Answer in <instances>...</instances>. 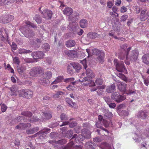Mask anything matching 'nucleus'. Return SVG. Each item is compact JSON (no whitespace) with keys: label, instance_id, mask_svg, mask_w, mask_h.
<instances>
[{"label":"nucleus","instance_id":"obj_1","mask_svg":"<svg viewBox=\"0 0 149 149\" xmlns=\"http://www.w3.org/2000/svg\"><path fill=\"white\" fill-rule=\"evenodd\" d=\"M131 47H128L127 49L126 55V59L127 61H135L137 59L138 55V52L137 50L134 49L130 51Z\"/></svg>","mask_w":149,"mask_h":149},{"label":"nucleus","instance_id":"obj_2","mask_svg":"<svg viewBox=\"0 0 149 149\" xmlns=\"http://www.w3.org/2000/svg\"><path fill=\"white\" fill-rule=\"evenodd\" d=\"M114 64L115 65L116 70L119 72H123L127 71L123 61H120L118 62L117 59H115Z\"/></svg>","mask_w":149,"mask_h":149},{"label":"nucleus","instance_id":"obj_3","mask_svg":"<svg viewBox=\"0 0 149 149\" xmlns=\"http://www.w3.org/2000/svg\"><path fill=\"white\" fill-rule=\"evenodd\" d=\"M52 74L49 71L46 72L43 75L42 78L39 79V81L40 83H43L48 84L49 83V80L52 77Z\"/></svg>","mask_w":149,"mask_h":149},{"label":"nucleus","instance_id":"obj_4","mask_svg":"<svg viewBox=\"0 0 149 149\" xmlns=\"http://www.w3.org/2000/svg\"><path fill=\"white\" fill-rule=\"evenodd\" d=\"M111 97L112 100L117 103L121 102L126 99L125 96L121 95L118 93L116 92L112 93Z\"/></svg>","mask_w":149,"mask_h":149},{"label":"nucleus","instance_id":"obj_5","mask_svg":"<svg viewBox=\"0 0 149 149\" xmlns=\"http://www.w3.org/2000/svg\"><path fill=\"white\" fill-rule=\"evenodd\" d=\"M84 137L83 136L79 134L78 136L76 134H74L72 138L70 140V142L69 144V145L71 146H73L75 143V142H77V141L79 142L82 141L84 140Z\"/></svg>","mask_w":149,"mask_h":149},{"label":"nucleus","instance_id":"obj_6","mask_svg":"<svg viewBox=\"0 0 149 149\" xmlns=\"http://www.w3.org/2000/svg\"><path fill=\"white\" fill-rule=\"evenodd\" d=\"M26 25L25 26V27L24 28V27H22L20 29V31L24 34L25 37L29 38V36L27 35L26 33L29 32V31L25 29V28H27L29 26L30 27L31 26L33 28H36V25H34V24H32L31 23L29 22H26Z\"/></svg>","mask_w":149,"mask_h":149},{"label":"nucleus","instance_id":"obj_7","mask_svg":"<svg viewBox=\"0 0 149 149\" xmlns=\"http://www.w3.org/2000/svg\"><path fill=\"white\" fill-rule=\"evenodd\" d=\"M33 92L29 90H21L19 91V95L21 96L28 98L31 97L33 95Z\"/></svg>","mask_w":149,"mask_h":149},{"label":"nucleus","instance_id":"obj_8","mask_svg":"<svg viewBox=\"0 0 149 149\" xmlns=\"http://www.w3.org/2000/svg\"><path fill=\"white\" fill-rule=\"evenodd\" d=\"M42 17L48 20H50L52 17V13L50 10H45L42 12Z\"/></svg>","mask_w":149,"mask_h":149},{"label":"nucleus","instance_id":"obj_9","mask_svg":"<svg viewBox=\"0 0 149 149\" xmlns=\"http://www.w3.org/2000/svg\"><path fill=\"white\" fill-rule=\"evenodd\" d=\"M147 10L145 9L141 11L140 17V19L142 21L146 20L149 16V12H146Z\"/></svg>","mask_w":149,"mask_h":149},{"label":"nucleus","instance_id":"obj_10","mask_svg":"<svg viewBox=\"0 0 149 149\" xmlns=\"http://www.w3.org/2000/svg\"><path fill=\"white\" fill-rule=\"evenodd\" d=\"M74 78L73 77L65 79L64 80V81L66 83H68L70 82L71 83V84H72L73 86H72L71 84H70L67 87V88L68 90H70L72 89V88L74 87V85L75 84V82H72L73 81H74Z\"/></svg>","mask_w":149,"mask_h":149},{"label":"nucleus","instance_id":"obj_11","mask_svg":"<svg viewBox=\"0 0 149 149\" xmlns=\"http://www.w3.org/2000/svg\"><path fill=\"white\" fill-rule=\"evenodd\" d=\"M49 130V129L47 128H45L42 130L41 131L38 132V137L39 138L42 139L44 138L45 135L44 134H46L48 132Z\"/></svg>","mask_w":149,"mask_h":149},{"label":"nucleus","instance_id":"obj_12","mask_svg":"<svg viewBox=\"0 0 149 149\" xmlns=\"http://www.w3.org/2000/svg\"><path fill=\"white\" fill-rule=\"evenodd\" d=\"M64 53L68 57L72 58H74L77 55L76 52L74 51L66 50L64 51Z\"/></svg>","mask_w":149,"mask_h":149},{"label":"nucleus","instance_id":"obj_13","mask_svg":"<svg viewBox=\"0 0 149 149\" xmlns=\"http://www.w3.org/2000/svg\"><path fill=\"white\" fill-rule=\"evenodd\" d=\"M31 124L29 123H21L15 127V128L19 130H24L26 127H30Z\"/></svg>","mask_w":149,"mask_h":149},{"label":"nucleus","instance_id":"obj_14","mask_svg":"<svg viewBox=\"0 0 149 149\" xmlns=\"http://www.w3.org/2000/svg\"><path fill=\"white\" fill-rule=\"evenodd\" d=\"M117 86L118 89L122 92H125L126 90L127 84L122 82L118 83Z\"/></svg>","mask_w":149,"mask_h":149},{"label":"nucleus","instance_id":"obj_15","mask_svg":"<svg viewBox=\"0 0 149 149\" xmlns=\"http://www.w3.org/2000/svg\"><path fill=\"white\" fill-rule=\"evenodd\" d=\"M76 44V42L75 40H68L66 42L65 45L68 48L72 47H74Z\"/></svg>","mask_w":149,"mask_h":149},{"label":"nucleus","instance_id":"obj_16","mask_svg":"<svg viewBox=\"0 0 149 149\" xmlns=\"http://www.w3.org/2000/svg\"><path fill=\"white\" fill-rule=\"evenodd\" d=\"M10 93L12 95L16 96L18 93H19V91H18V88L15 86H13L10 88Z\"/></svg>","mask_w":149,"mask_h":149},{"label":"nucleus","instance_id":"obj_17","mask_svg":"<svg viewBox=\"0 0 149 149\" xmlns=\"http://www.w3.org/2000/svg\"><path fill=\"white\" fill-rule=\"evenodd\" d=\"M64 14L68 16L71 15L73 12V10L72 8L70 7H66L63 10Z\"/></svg>","mask_w":149,"mask_h":149},{"label":"nucleus","instance_id":"obj_18","mask_svg":"<svg viewBox=\"0 0 149 149\" xmlns=\"http://www.w3.org/2000/svg\"><path fill=\"white\" fill-rule=\"evenodd\" d=\"M147 112L146 111H141L138 112L137 116L139 118H141L142 119H145L147 116Z\"/></svg>","mask_w":149,"mask_h":149},{"label":"nucleus","instance_id":"obj_19","mask_svg":"<svg viewBox=\"0 0 149 149\" xmlns=\"http://www.w3.org/2000/svg\"><path fill=\"white\" fill-rule=\"evenodd\" d=\"M71 65L73 68L75 69L76 71L77 72H79V70L81 69V66L79 63H72Z\"/></svg>","mask_w":149,"mask_h":149},{"label":"nucleus","instance_id":"obj_20","mask_svg":"<svg viewBox=\"0 0 149 149\" xmlns=\"http://www.w3.org/2000/svg\"><path fill=\"white\" fill-rule=\"evenodd\" d=\"M142 59L143 62L145 64H149V53L144 55Z\"/></svg>","mask_w":149,"mask_h":149},{"label":"nucleus","instance_id":"obj_21","mask_svg":"<svg viewBox=\"0 0 149 149\" xmlns=\"http://www.w3.org/2000/svg\"><path fill=\"white\" fill-rule=\"evenodd\" d=\"M86 74L88 77L92 79L95 77L92 70L90 69H88L86 70Z\"/></svg>","mask_w":149,"mask_h":149},{"label":"nucleus","instance_id":"obj_22","mask_svg":"<svg viewBox=\"0 0 149 149\" xmlns=\"http://www.w3.org/2000/svg\"><path fill=\"white\" fill-rule=\"evenodd\" d=\"M88 25V22L86 20L84 19H81L80 21V26L82 28L87 27Z\"/></svg>","mask_w":149,"mask_h":149},{"label":"nucleus","instance_id":"obj_23","mask_svg":"<svg viewBox=\"0 0 149 149\" xmlns=\"http://www.w3.org/2000/svg\"><path fill=\"white\" fill-rule=\"evenodd\" d=\"M88 37L91 39H94L97 38H99L100 35L96 33L91 32L88 35Z\"/></svg>","mask_w":149,"mask_h":149},{"label":"nucleus","instance_id":"obj_24","mask_svg":"<svg viewBox=\"0 0 149 149\" xmlns=\"http://www.w3.org/2000/svg\"><path fill=\"white\" fill-rule=\"evenodd\" d=\"M116 86L115 84H113L111 85L110 86H108L106 88V91L108 93H111L115 90Z\"/></svg>","mask_w":149,"mask_h":149},{"label":"nucleus","instance_id":"obj_25","mask_svg":"<svg viewBox=\"0 0 149 149\" xmlns=\"http://www.w3.org/2000/svg\"><path fill=\"white\" fill-rule=\"evenodd\" d=\"M7 15L0 17V23H6L8 22L9 20L7 19Z\"/></svg>","mask_w":149,"mask_h":149},{"label":"nucleus","instance_id":"obj_26","mask_svg":"<svg viewBox=\"0 0 149 149\" xmlns=\"http://www.w3.org/2000/svg\"><path fill=\"white\" fill-rule=\"evenodd\" d=\"M37 73V68L35 67L31 69L30 72V74L31 76L36 77Z\"/></svg>","mask_w":149,"mask_h":149},{"label":"nucleus","instance_id":"obj_27","mask_svg":"<svg viewBox=\"0 0 149 149\" xmlns=\"http://www.w3.org/2000/svg\"><path fill=\"white\" fill-rule=\"evenodd\" d=\"M116 74L118 77L126 82H127L128 81V80L127 78L123 74L120 73H117Z\"/></svg>","mask_w":149,"mask_h":149},{"label":"nucleus","instance_id":"obj_28","mask_svg":"<svg viewBox=\"0 0 149 149\" xmlns=\"http://www.w3.org/2000/svg\"><path fill=\"white\" fill-rule=\"evenodd\" d=\"M66 100L67 103H68L71 106L74 108H76L77 106L75 103L71 101L70 99L69 98H66Z\"/></svg>","mask_w":149,"mask_h":149},{"label":"nucleus","instance_id":"obj_29","mask_svg":"<svg viewBox=\"0 0 149 149\" xmlns=\"http://www.w3.org/2000/svg\"><path fill=\"white\" fill-rule=\"evenodd\" d=\"M92 54H95L98 55L103 54V52L102 51L99 50L97 49H94L92 50Z\"/></svg>","mask_w":149,"mask_h":149},{"label":"nucleus","instance_id":"obj_30","mask_svg":"<svg viewBox=\"0 0 149 149\" xmlns=\"http://www.w3.org/2000/svg\"><path fill=\"white\" fill-rule=\"evenodd\" d=\"M18 52L19 54H27L31 53V51L30 50H27L24 49H20L18 50Z\"/></svg>","mask_w":149,"mask_h":149},{"label":"nucleus","instance_id":"obj_31","mask_svg":"<svg viewBox=\"0 0 149 149\" xmlns=\"http://www.w3.org/2000/svg\"><path fill=\"white\" fill-rule=\"evenodd\" d=\"M79 16V14H77L76 15H72L69 16L68 20L69 21H74L76 19V18Z\"/></svg>","mask_w":149,"mask_h":149},{"label":"nucleus","instance_id":"obj_32","mask_svg":"<svg viewBox=\"0 0 149 149\" xmlns=\"http://www.w3.org/2000/svg\"><path fill=\"white\" fill-rule=\"evenodd\" d=\"M64 93L60 91H58L55 94H54L52 97L54 98H57L59 97L60 95H62L64 94Z\"/></svg>","mask_w":149,"mask_h":149},{"label":"nucleus","instance_id":"obj_33","mask_svg":"<svg viewBox=\"0 0 149 149\" xmlns=\"http://www.w3.org/2000/svg\"><path fill=\"white\" fill-rule=\"evenodd\" d=\"M63 79V77L61 76H59L55 79L51 84H56L60 83L61 81Z\"/></svg>","mask_w":149,"mask_h":149},{"label":"nucleus","instance_id":"obj_34","mask_svg":"<svg viewBox=\"0 0 149 149\" xmlns=\"http://www.w3.org/2000/svg\"><path fill=\"white\" fill-rule=\"evenodd\" d=\"M103 83V81L102 79L98 78L95 81V84L98 86L101 85Z\"/></svg>","mask_w":149,"mask_h":149},{"label":"nucleus","instance_id":"obj_35","mask_svg":"<svg viewBox=\"0 0 149 149\" xmlns=\"http://www.w3.org/2000/svg\"><path fill=\"white\" fill-rule=\"evenodd\" d=\"M85 146L88 149H94L95 146L94 145H92L91 143H86Z\"/></svg>","mask_w":149,"mask_h":149},{"label":"nucleus","instance_id":"obj_36","mask_svg":"<svg viewBox=\"0 0 149 149\" xmlns=\"http://www.w3.org/2000/svg\"><path fill=\"white\" fill-rule=\"evenodd\" d=\"M22 115L30 117L32 115V113L29 111H24L22 113Z\"/></svg>","mask_w":149,"mask_h":149},{"label":"nucleus","instance_id":"obj_37","mask_svg":"<svg viewBox=\"0 0 149 149\" xmlns=\"http://www.w3.org/2000/svg\"><path fill=\"white\" fill-rule=\"evenodd\" d=\"M42 48L46 51H48L50 49V46L48 43H45L42 45Z\"/></svg>","mask_w":149,"mask_h":149},{"label":"nucleus","instance_id":"obj_38","mask_svg":"<svg viewBox=\"0 0 149 149\" xmlns=\"http://www.w3.org/2000/svg\"><path fill=\"white\" fill-rule=\"evenodd\" d=\"M44 70L41 67H39L38 68V76H41L44 74Z\"/></svg>","mask_w":149,"mask_h":149},{"label":"nucleus","instance_id":"obj_39","mask_svg":"<svg viewBox=\"0 0 149 149\" xmlns=\"http://www.w3.org/2000/svg\"><path fill=\"white\" fill-rule=\"evenodd\" d=\"M73 67L71 66H68L67 68L68 72L70 74H72L74 73V71L72 69Z\"/></svg>","mask_w":149,"mask_h":149},{"label":"nucleus","instance_id":"obj_40","mask_svg":"<svg viewBox=\"0 0 149 149\" xmlns=\"http://www.w3.org/2000/svg\"><path fill=\"white\" fill-rule=\"evenodd\" d=\"M44 118L47 119H49L52 117V115L49 113H44Z\"/></svg>","mask_w":149,"mask_h":149},{"label":"nucleus","instance_id":"obj_41","mask_svg":"<svg viewBox=\"0 0 149 149\" xmlns=\"http://www.w3.org/2000/svg\"><path fill=\"white\" fill-rule=\"evenodd\" d=\"M25 67L22 66L18 68L17 71L20 74H21L25 70Z\"/></svg>","mask_w":149,"mask_h":149},{"label":"nucleus","instance_id":"obj_42","mask_svg":"<svg viewBox=\"0 0 149 149\" xmlns=\"http://www.w3.org/2000/svg\"><path fill=\"white\" fill-rule=\"evenodd\" d=\"M73 134V132L71 130H69L67 132V137L69 139L72 136Z\"/></svg>","mask_w":149,"mask_h":149},{"label":"nucleus","instance_id":"obj_43","mask_svg":"<svg viewBox=\"0 0 149 149\" xmlns=\"http://www.w3.org/2000/svg\"><path fill=\"white\" fill-rule=\"evenodd\" d=\"M104 56V53L102 54H100L99 56L97 57V60L101 63H102L103 61V58Z\"/></svg>","mask_w":149,"mask_h":149},{"label":"nucleus","instance_id":"obj_44","mask_svg":"<svg viewBox=\"0 0 149 149\" xmlns=\"http://www.w3.org/2000/svg\"><path fill=\"white\" fill-rule=\"evenodd\" d=\"M100 123V122H97L96 123L95 125L96 127L99 128L101 129L102 130H104L105 131H107V130L106 129L104 128L103 127H102Z\"/></svg>","mask_w":149,"mask_h":149},{"label":"nucleus","instance_id":"obj_45","mask_svg":"<svg viewBox=\"0 0 149 149\" xmlns=\"http://www.w3.org/2000/svg\"><path fill=\"white\" fill-rule=\"evenodd\" d=\"M44 56V54L42 52H38V58L41 59L43 58Z\"/></svg>","mask_w":149,"mask_h":149},{"label":"nucleus","instance_id":"obj_46","mask_svg":"<svg viewBox=\"0 0 149 149\" xmlns=\"http://www.w3.org/2000/svg\"><path fill=\"white\" fill-rule=\"evenodd\" d=\"M104 116L108 118H111L112 117V113L109 111L107 112L104 114Z\"/></svg>","mask_w":149,"mask_h":149},{"label":"nucleus","instance_id":"obj_47","mask_svg":"<svg viewBox=\"0 0 149 149\" xmlns=\"http://www.w3.org/2000/svg\"><path fill=\"white\" fill-rule=\"evenodd\" d=\"M60 118L61 120H67L68 119L67 116L64 113H62L61 115Z\"/></svg>","mask_w":149,"mask_h":149},{"label":"nucleus","instance_id":"obj_48","mask_svg":"<svg viewBox=\"0 0 149 149\" xmlns=\"http://www.w3.org/2000/svg\"><path fill=\"white\" fill-rule=\"evenodd\" d=\"M128 17V15H124L121 17L120 18V21L121 22H124L127 19Z\"/></svg>","mask_w":149,"mask_h":149},{"label":"nucleus","instance_id":"obj_49","mask_svg":"<svg viewBox=\"0 0 149 149\" xmlns=\"http://www.w3.org/2000/svg\"><path fill=\"white\" fill-rule=\"evenodd\" d=\"M120 47L122 49L125 51L126 54L127 51V49L128 48H127V45L126 44L120 46Z\"/></svg>","mask_w":149,"mask_h":149},{"label":"nucleus","instance_id":"obj_50","mask_svg":"<svg viewBox=\"0 0 149 149\" xmlns=\"http://www.w3.org/2000/svg\"><path fill=\"white\" fill-rule=\"evenodd\" d=\"M26 133L29 134H32L34 133L35 130L34 129H30L26 130Z\"/></svg>","mask_w":149,"mask_h":149},{"label":"nucleus","instance_id":"obj_51","mask_svg":"<svg viewBox=\"0 0 149 149\" xmlns=\"http://www.w3.org/2000/svg\"><path fill=\"white\" fill-rule=\"evenodd\" d=\"M7 109V106L4 104H3L1 106V111L3 112H5Z\"/></svg>","mask_w":149,"mask_h":149},{"label":"nucleus","instance_id":"obj_52","mask_svg":"<svg viewBox=\"0 0 149 149\" xmlns=\"http://www.w3.org/2000/svg\"><path fill=\"white\" fill-rule=\"evenodd\" d=\"M81 62L83 65L84 68L85 69H86L87 68V65H86V59H84L82 61H81Z\"/></svg>","mask_w":149,"mask_h":149},{"label":"nucleus","instance_id":"obj_53","mask_svg":"<svg viewBox=\"0 0 149 149\" xmlns=\"http://www.w3.org/2000/svg\"><path fill=\"white\" fill-rule=\"evenodd\" d=\"M32 57L35 59L37 61V52H33L32 54Z\"/></svg>","mask_w":149,"mask_h":149},{"label":"nucleus","instance_id":"obj_54","mask_svg":"<svg viewBox=\"0 0 149 149\" xmlns=\"http://www.w3.org/2000/svg\"><path fill=\"white\" fill-rule=\"evenodd\" d=\"M108 105L111 108H114L116 106V104L115 103H108Z\"/></svg>","mask_w":149,"mask_h":149},{"label":"nucleus","instance_id":"obj_55","mask_svg":"<svg viewBox=\"0 0 149 149\" xmlns=\"http://www.w3.org/2000/svg\"><path fill=\"white\" fill-rule=\"evenodd\" d=\"M121 113L124 116H127L128 115V113L125 110H122L121 111Z\"/></svg>","mask_w":149,"mask_h":149},{"label":"nucleus","instance_id":"obj_56","mask_svg":"<svg viewBox=\"0 0 149 149\" xmlns=\"http://www.w3.org/2000/svg\"><path fill=\"white\" fill-rule=\"evenodd\" d=\"M135 90H132L131 89H129L127 91V93L129 94H133L135 93Z\"/></svg>","mask_w":149,"mask_h":149},{"label":"nucleus","instance_id":"obj_57","mask_svg":"<svg viewBox=\"0 0 149 149\" xmlns=\"http://www.w3.org/2000/svg\"><path fill=\"white\" fill-rule=\"evenodd\" d=\"M77 123L76 122H72L70 123L69 124V126L71 128L74 127L77 125Z\"/></svg>","mask_w":149,"mask_h":149},{"label":"nucleus","instance_id":"obj_58","mask_svg":"<svg viewBox=\"0 0 149 149\" xmlns=\"http://www.w3.org/2000/svg\"><path fill=\"white\" fill-rule=\"evenodd\" d=\"M6 4V0H0V6H4Z\"/></svg>","mask_w":149,"mask_h":149},{"label":"nucleus","instance_id":"obj_59","mask_svg":"<svg viewBox=\"0 0 149 149\" xmlns=\"http://www.w3.org/2000/svg\"><path fill=\"white\" fill-rule=\"evenodd\" d=\"M13 61L14 62L18 64L19 63V60L18 57H15L13 58Z\"/></svg>","mask_w":149,"mask_h":149},{"label":"nucleus","instance_id":"obj_60","mask_svg":"<svg viewBox=\"0 0 149 149\" xmlns=\"http://www.w3.org/2000/svg\"><path fill=\"white\" fill-rule=\"evenodd\" d=\"M7 68L8 70L10 71L11 73H14L13 70L11 68L10 65L9 64H8Z\"/></svg>","mask_w":149,"mask_h":149},{"label":"nucleus","instance_id":"obj_61","mask_svg":"<svg viewBox=\"0 0 149 149\" xmlns=\"http://www.w3.org/2000/svg\"><path fill=\"white\" fill-rule=\"evenodd\" d=\"M11 47L12 49L14 50H16L17 49V45L14 42L12 43Z\"/></svg>","mask_w":149,"mask_h":149},{"label":"nucleus","instance_id":"obj_62","mask_svg":"<svg viewBox=\"0 0 149 149\" xmlns=\"http://www.w3.org/2000/svg\"><path fill=\"white\" fill-rule=\"evenodd\" d=\"M90 86H95V83L93 80H91L90 81L89 85Z\"/></svg>","mask_w":149,"mask_h":149},{"label":"nucleus","instance_id":"obj_63","mask_svg":"<svg viewBox=\"0 0 149 149\" xmlns=\"http://www.w3.org/2000/svg\"><path fill=\"white\" fill-rule=\"evenodd\" d=\"M104 100L108 104V103H110L111 101V99L107 97H105L104 98Z\"/></svg>","mask_w":149,"mask_h":149},{"label":"nucleus","instance_id":"obj_64","mask_svg":"<svg viewBox=\"0 0 149 149\" xmlns=\"http://www.w3.org/2000/svg\"><path fill=\"white\" fill-rule=\"evenodd\" d=\"M83 145L82 143H81L80 145L76 146L75 149H82Z\"/></svg>","mask_w":149,"mask_h":149}]
</instances>
